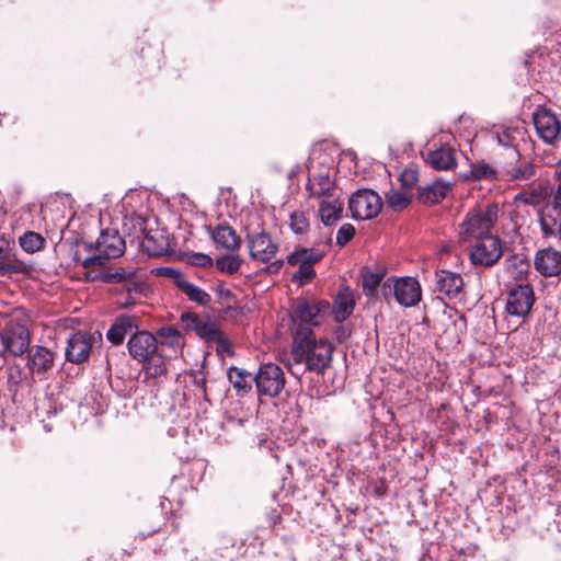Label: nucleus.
I'll return each mask as SVG.
<instances>
[{"label":"nucleus","mask_w":561,"mask_h":561,"mask_svg":"<svg viewBox=\"0 0 561 561\" xmlns=\"http://www.w3.org/2000/svg\"><path fill=\"white\" fill-rule=\"evenodd\" d=\"M334 345L328 339H317L307 327L296 330L293 345L295 364H306V368L317 375H324L331 366Z\"/></svg>","instance_id":"nucleus-1"},{"label":"nucleus","mask_w":561,"mask_h":561,"mask_svg":"<svg viewBox=\"0 0 561 561\" xmlns=\"http://www.w3.org/2000/svg\"><path fill=\"white\" fill-rule=\"evenodd\" d=\"M499 205L489 203L470 209L459 225V236L463 241L490 236L499 218Z\"/></svg>","instance_id":"nucleus-2"},{"label":"nucleus","mask_w":561,"mask_h":561,"mask_svg":"<svg viewBox=\"0 0 561 561\" xmlns=\"http://www.w3.org/2000/svg\"><path fill=\"white\" fill-rule=\"evenodd\" d=\"M32 336L25 322L19 319H11L0 330L1 356H22L31 345Z\"/></svg>","instance_id":"nucleus-3"},{"label":"nucleus","mask_w":561,"mask_h":561,"mask_svg":"<svg viewBox=\"0 0 561 561\" xmlns=\"http://www.w3.org/2000/svg\"><path fill=\"white\" fill-rule=\"evenodd\" d=\"M503 256V241L495 234L474 239L469 249V260L474 267H492Z\"/></svg>","instance_id":"nucleus-4"},{"label":"nucleus","mask_w":561,"mask_h":561,"mask_svg":"<svg viewBox=\"0 0 561 561\" xmlns=\"http://www.w3.org/2000/svg\"><path fill=\"white\" fill-rule=\"evenodd\" d=\"M385 296L393 293L397 302L405 308L416 306L422 298L420 283L414 277H390L382 284Z\"/></svg>","instance_id":"nucleus-5"},{"label":"nucleus","mask_w":561,"mask_h":561,"mask_svg":"<svg viewBox=\"0 0 561 561\" xmlns=\"http://www.w3.org/2000/svg\"><path fill=\"white\" fill-rule=\"evenodd\" d=\"M324 256V252L314 248H299L291 252L286 261L288 265H298V270L293 275V280L298 285H305L311 282L316 276L313 265Z\"/></svg>","instance_id":"nucleus-6"},{"label":"nucleus","mask_w":561,"mask_h":561,"mask_svg":"<svg viewBox=\"0 0 561 561\" xmlns=\"http://www.w3.org/2000/svg\"><path fill=\"white\" fill-rule=\"evenodd\" d=\"M254 382L259 396L275 398L285 388L286 379L283 369L278 365L267 363L260 366L254 376Z\"/></svg>","instance_id":"nucleus-7"},{"label":"nucleus","mask_w":561,"mask_h":561,"mask_svg":"<svg viewBox=\"0 0 561 561\" xmlns=\"http://www.w3.org/2000/svg\"><path fill=\"white\" fill-rule=\"evenodd\" d=\"M382 207L381 197L371 190H358L350 201L348 208L356 220H368L376 217Z\"/></svg>","instance_id":"nucleus-8"},{"label":"nucleus","mask_w":561,"mask_h":561,"mask_svg":"<svg viewBox=\"0 0 561 561\" xmlns=\"http://www.w3.org/2000/svg\"><path fill=\"white\" fill-rule=\"evenodd\" d=\"M247 242L251 259L261 263H270L278 252V244L265 230L248 231Z\"/></svg>","instance_id":"nucleus-9"},{"label":"nucleus","mask_w":561,"mask_h":561,"mask_svg":"<svg viewBox=\"0 0 561 561\" xmlns=\"http://www.w3.org/2000/svg\"><path fill=\"white\" fill-rule=\"evenodd\" d=\"M535 302L534 289L529 284L513 287L506 298V312L516 318L526 317Z\"/></svg>","instance_id":"nucleus-10"},{"label":"nucleus","mask_w":561,"mask_h":561,"mask_svg":"<svg viewBox=\"0 0 561 561\" xmlns=\"http://www.w3.org/2000/svg\"><path fill=\"white\" fill-rule=\"evenodd\" d=\"M308 169L309 178L307 191L310 197L321 199L335 194V183L331 179V169L329 165L322 164L318 170H314V167L311 164Z\"/></svg>","instance_id":"nucleus-11"},{"label":"nucleus","mask_w":561,"mask_h":561,"mask_svg":"<svg viewBox=\"0 0 561 561\" xmlns=\"http://www.w3.org/2000/svg\"><path fill=\"white\" fill-rule=\"evenodd\" d=\"M533 119L538 136L546 144H553L560 137L561 123L552 111L538 107Z\"/></svg>","instance_id":"nucleus-12"},{"label":"nucleus","mask_w":561,"mask_h":561,"mask_svg":"<svg viewBox=\"0 0 561 561\" xmlns=\"http://www.w3.org/2000/svg\"><path fill=\"white\" fill-rule=\"evenodd\" d=\"M181 318L196 332L199 337L205 341L216 342L220 345L227 344V337L222 334L219 325L215 321L208 318H201L194 312L183 313Z\"/></svg>","instance_id":"nucleus-13"},{"label":"nucleus","mask_w":561,"mask_h":561,"mask_svg":"<svg viewBox=\"0 0 561 561\" xmlns=\"http://www.w3.org/2000/svg\"><path fill=\"white\" fill-rule=\"evenodd\" d=\"M129 355L141 363L150 358L158 351V341L156 336L148 331L134 332L127 343Z\"/></svg>","instance_id":"nucleus-14"},{"label":"nucleus","mask_w":561,"mask_h":561,"mask_svg":"<svg viewBox=\"0 0 561 561\" xmlns=\"http://www.w3.org/2000/svg\"><path fill=\"white\" fill-rule=\"evenodd\" d=\"M536 271L545 277H553L561 274V251L554 248H546L537 251L534 260Z\"/></svg>","instance_id":"nucleus-15"},{"label":"nucleus","mask_w":561,"mask_h":561,"mask_svg":"<svg viewBox=\"0 0 561 561\" xmlns=\"http://www.w3.org/2000/svg\"><path fill=\"white\" fill-rule=\"evenodd\" d=\"M139 317L135 314H119L106 332V339L113 345H121L126 335L139 330Z\"/></svg>","instance_id":"nucleus-16"},{"label":"nucleus","mask_w":561,"mask_h":561,"mask_svg":"<svg viewBox=\"0 0 561 561\" xmlns=\"http://www.w3.org/2000/svg\"><path fill=\"white\" fill-rule=\"evenodd\" d=\"M92 348V336L85 332H76L68 340L66 357L69 362L80 364L88 359Z\"/></svg>","instance_id":"nucleus-17"},{"label":"nucleus","mask_w":561,"mask_h":561,"mask_svg":"<svg viewBox=\"0 0 561 561\" xmlns=\"http://www.w3.org/2000/svg\"><path fill=\"white\" fill-rule=\"evenodd\" d=\"M96 251L107 261L121 256L125 251V241L117 230H103L96 240Z\"/></svg>","instance_id":"nucleus-18"},{"label":"nucleus","mask_w":561,"mask_h":561,"mask_svg":"<svg viewBox=\"0 0 561 561\" xmlns=\"http://www.w3.org/2000/svg\"><path fill=\"white\" fill-rule=\"evenodd\" d=\"M330 304L327 300H318L309 302L307 300H300L294 308V317L305 324L317 325V320L321 313L329 311Z\"/></svg>","instance_id":"nucleus-19"},{"label":"nucleus","mask_w":561,"mask_h":561,"mask_svg":"<svg viewBox=\"0 0 561 561\" xmlns=\"http://www.w3.org/2000/svg\"><path fill=\"white\" fill-rule=\"evenodd\" d=\"M343 210L344 203L336 194L320 199L318 213L324 226H333L341 220Z\"/></svg>","instance_id":"nucleus-20"},{"label":"nucleus","mask_w":561,"mask_h":561,"mask_svg":"<svg viewBox=\"0 0 561 561\" xmlns=\"http://www.w3.org/2000/svg\"><path fill=\"white\" fill-rule=\"evenodd\" d=\"M355 309L353 291L348 286H341L333 300L332 314L336 322L345 321Z\"/></svg>","instance_id":"nucleus-21"},{"label":"nucleus","mask_w":561,"mask_h":561,"mask_svg":"<svg viewBox=\"0 0 561 561\" xmlns=\"http://www.w3.org/2000/svg\"><path fill=\"white\" fill-rule=\"evenodd\" d=\"M426 161L435 170H453L457 164L456 150L448 145H442L427 152Z\"/></svg>","instance_id":"nucleus-22"},{"label":"nucleus","mask_w":561,"mask_h":561,"mask_svg":"<svg viewBox=\"0 0 561 561\" xmlns=\"http://www.w3.org/2000/svg\"><path fill=\"white\" fill-rule=\"evenodd\" d=\"M436 290L446 295L448 298H455L460 293L463 280L460 274L446 270L435 273Z\"/></svg>","instance_id":"nucleus-23"},{"label":"nucleus","mask_w":561,"mask_h":561,"mask_svg":"<svg viewBox=\"0 0 561 561\" xmlns=\"http://www.w3.org/2000/svg\"><path fill=\"white\" fill-rule=\"evenodd\" d=\"M27 366L32 374L44 375L54 366V353L47 347L36 345L28 352Z\"/></svg>","instance_id":"nucleus-24"},{"label":"nucleus","mask_w":561,"mask_h":561,"mask_svg":"<svg viewBox=\"0 0 561 561\" xmlns=\"http://www.w3.org/2000/svg\"><path fill=\"white\" fill-rule=\"evenodd\" d=\"M210 237L217 248L234 251L240 248L241 239L232 227L227 224H219L209 230Z\"/></svg>","instance_id":"nucleus-25"},{"label":"nucleus","mask_w":561,"mask_h":561,"mask_svg":"<svg viewBox=\"0 0 561 561\" xmlns=\"http://www.w3.org/2000/svg\"><path fill=\"white\" fill-rule=\"evenodd\" d=\"M450 185L444 181L436 180L430 184L419 187L417 199L424 205L440 203L449 193Z\"/></svg>","instance_id":"nucleus-26"},{"label":"nucleus","mask_w":561,"mask_h":561,"mask_svg":"<svg viewBox=\"0 0 561 561\" xmlns=\"http://www.w3.org/2000/svg\"><path fill=\"white\" fill-rule=\"evenodd\" d=\"M136 268H125V267H110L104 272H101L94 279H100L103 283L107 284H123V288L127 287L129 282H139L136 279Z\"/></svg>","instance_id":"nucleus-27"},{"label":"nucleus","mask_w":561,"mask_h":561,"mask_svg":"<svg viewBox=\"0 0 561 561\" xmlns=\"http://www.w3.org/2000/svg\"><path fill=\"white\" fill-rule=\"evenodd\" d=\"M228 379L232 383L237 394L243 396L252 390L254 376L243 368L231 366L228 369Z\"/></svg>","instance_id":"nucleus-28"},{"label":"nucleus","mask_w":561,"mask_h":561,"mask_svg":"<svg viewBox=\"0 0 561 561\" xmlns=\"http://www.w3.org/2000/svg\"><path fill=\"white\" fill-rule=\"evenodd\" d=\"M141 363L144 364L142 371L146 379H157L164 377L168 374L165 358L159 354L158 351L151 355L150 358Z\"/></svg>","instance_id":"nucleus-29"},{"label":"nucleus","mask_w":561,"mask_h":561,"mask_svg":"<svg viewBox=\"0 0 561 561\" xmlns=\"http://www.w3.org/2000/svg\"><path fill=\"white\" fill-rule=\"evenodd\" d=\"M179 289L188 298L190 301L199 306H208L211 301V297L207 291L191 283L186 277L179 284Z\"/></svg>","instance_id":"nucleus-30"},{"label":"nucleus","mask_w":561,"mask_h":561,"mask_svg":"<svg viewBox=\"0 0 561 561\" xmlns=\"http://www.w3.org/2000/svg\"><path fill=\"white\" fill-rule=\"evenodd\" d=\"M22 272V268L11 261V244L9 239L0 236V275Z\"/></svg>","instance_id":"nucleus-31"},{"label":"nucleus","mask_w":561,"mask_h":561,"mask_svg":"<svg viewBox=\"0 0 561 561\" xmlns=\"http://www.w3.org/2000/svg\"><path fill=\"white\" fill-rule=\"evenodd\" d=\"M147 286L145 282H129L127 287H124V293H121L117 298V304L122 308H127L136 305L137 299L135 295H142Z\"/></svg>","instance_id":"nucleus-32"},{"label":"nucleus","mask_w":561,"mask_h":561,"mask_svg":"<svg viewBox=\"0 0 561 561\" xmlns=\"http://www.w3.org/2000/svg\"><path fill=\"white\" fill-rule=\"evenodd\" d=\"M412 199V194H410L407 191H399L391 188L386 194V204L389 208H391L394 211H400L404 208H407Z\"/></svg>","instance_id":"nucleus-33"},{"label":"nucleus","mask_w":561,"mask_h":561,"mask_svg":"<svg viewBox=\"0 0 561 561\" xmlns=\"http://www.w3.org/2000/svg\"><path fill=\"white\" fill-rule=\"evenodd\" d=\"M467 178L474 180V181L500 180V178L497 175V171L494 168H492L490 164H488L485 161H479L477 163L471 164L470 175Z\"/></svg>","instance_id":"nucleus-34"},{"label":"nucleus","mask_w":561,"mask_h":561,"mask_svg":"<svg viewBox=\"0 0 561 561\" xmlns=\"http://www.w3.org/2000/svg\"><path fill=\"white\" fill-rule=\"evenodd\" d=\"M44 243L45 239L34 231H27L20 237V245L27 253L41 250L44 247Z\"/></svg>","instance_id":"nucleus-35"},{"label":"nucleus","mask_w":561,"mask_h":561,"mask_svg":"<svg viewBox=\"0 0 561 561\" xmlns=\"http://www.w3.org/2000/svg\"><path fill=\"white\" fill-rule=\"evenodd\" d=\"M385 272H366L363 274V291L366 296H375Z\"/></svg>","instance_id":"nucleus-36"},{"label":"nucleus","mask_w":561,"mask_h":561,"mask_svg":"<svg viewBox=\"0 0 561 561\" xmlns=\"http://www.w3.org/2000/svg\"><path fill=\"white\" fill-rule=\"evenodd\" d=\"M535 175V165L531 162H525L506 172V179L510 181H527Z\"/></svg>","instance_id":"nucleus-37"},{"label":"nucleus","mask_w":561,"mask_h":561,"mask_svg":"<svg viewBox=\"0 0 561 561\" xmlns=\"http://www.w3.org/2000/svg\"><path fill=\"white\" fill-rule=\"evenodd\" d=\"M242 264V260L234 255H222L216 260V266L221 272L228 274L237 273Z\"/></svg>","instance_id":"nucleus-38"},{"label":"nucleus","mask_w":561,"mask_h":561,"mask_svg":"<svg viewBox=\"0 0 561 561\" xmlns=\"http://www.w3.org/2000/svg\"><path fill=\"white\" fill-rule=\"evenodd\" d=\"M541 229L545 236L558 234L561 240V219L543 213L540 218Z\"/></svg>","instance_id":"nucleus-39"},{"label":"nucleus","mask_w":561,"mask_h":561,"mask_svg":"<svg viewBox=\"0 0 561 561\" xmlns=\"http://www.w3.org/2000/svg\"><path fill=\"white\" fill-rule=\"evenodd\" d=\"M290 229L296 234L305 233L309 228V219L305 211H294L290 215Z\"/></svg>","instance_id":"nucleus-40"},{"label":"nucleus","mask_w":561,"mask_h":561,"mask_svg":"<svg viewBox=\"0 0 561 561\" xmlns=\"http://www.w3.org/2000/svg\"><path fill=\"white\" fill-rule=\"evenodd\" d=\"M213 289L216 294L218 304L221 306L230 308L231 305L236 302V296L224 283L218 282Z\"/></svg>","instance_id":"nucleus-41"},{"label":"nucleus","mask_w":561,"mask_h":561,"mask_svg":"<svg viewBox=\"0 0 561 561\" xmlns=\"http://www.w3.org/2000/svg\"><path fill=\"white\" fill-rule=\"evenodd\" d=\"M399 181L402 188L411 194L419 182V171L415 169H404L399 176Z\"/></svg>","instance_id":"nucleus-42"},{"label":"nucleus","mask_w":561,"mask_h":561,"mask_svg":"<svg viewBox=\"0 0 561 561\" xmlns=\"http://www.w3.org/2000/svg\"><path fill=\"white\" fill-rule=\"evenodd\" d=\"M520 133L518 129L506 128L501 131H497L495 134V138H496L499 145H501L505 148H511V147L515 148L517 136Z\"/></svg>","instance_id":"nucleus-43"},{"label":"nucleus","mask_w":561,"mask_h":561,"mask_svg":"<svg viewBox=\"0 0 561 561\" xmlns=\"http://www.w3.org/2000/svg\"><path fill=\"white\" fill-rule=\"evenodd\" d=\"M154 275L167 277L173 280L174 285L179 288V284L184 280L185 276L184 274L174 267L170 266H161L157 267L152 271Z\"/></svg>","instance_id":"nucleus-44"},{"label":"nucleus","mask_w":561,"mask_h":561,"mask_svg":"<svg viewBox=\"0 0 561 561\" xmlns=\"http://www.w3.org/2000/svg\"><path fill=\"white\" fill-rule=\"evenodd\" d=\"M355 236V228L351 224H343L336 233V243L341 247H344Z\"/></svg>","instance_id":"nucleus-45"},{"label":"nucleus","mask_w":561,"mask_h":561,"mask_svg":"<svg viewBox=\"0 0 561 561\" xmlns=\"http://www.w3.org/2000/svg\"><path fill=\"white\" fill-rule=\"evenodd\" d=\"M158 334L163 339H170L171 341L169 342V344L171 346L178 345L181 341V335L179 331L171 327L160 329L158 331Z\"/></svg>","instance_id":"nucleus-46"},{"label":"nucleus","mask_w":561,"mask_h":561,"mask_svg":"<svg viewBox=\"0 0 561 561\" xmlns=\"http://www.w3.org/2000/svg\"><path fill=\"white\" fill-rule=\"evenodd\" d=\"M191 263L196 266L207 267L213 265V259L204 253H194Z\"/></svg>","instance_id":"nucleus-47"},{"label":"nucleus","mask_w":561,"mask_h":561,"mask_svg":"<svg viewBox=\"0 0 561 561\" xmlns=\"http://www.w3.org/2000/svg\"><path fill=\"white\" fill-rule=\"evenodd\" d=\"M106 260L100 253L85 257L81 263L85 268L92 267L94 265H104Z\"/></svg>","instance_id":"nucleus-48"},{"label":"nucleus","mask_w":561,"mask_h":561,"mask_svg":"<svg viewBox=\"0 0 561 561\" xmlns=\"http://www.w3.org/2000/svg\"><path fill=\"white\" fill-rule=\"evenodd\" d=\"M351 333L352 330L346 325H340L334 332L336 340L341 343L346 341L351 336Z\"/></svg>","instance_id":"nucleus-49"},{"label":"nucleus","mask_w":561,"mask_h":561,"mask_svg":"<svg viewBox=\"0 0 561 561\" xmlns=\"http://www.w3.org/2000/svg\"><path fill=\"white\" fill-rule=\"evenodd\" d=\"M195 385L201 388V390L203 391L204 396H206V379L205 377H201V378H195L194 380Z\"/></svg>","instance_id":"nucleus-50"},{"label":"nucleus","mask_w":561,"mask_h":561,"mask_svg":"<svg viewBox=\"0 0 561 561\" xmlns=\"http://www.w3.org/2000/svg\"><path fill=\"white\" fill-rule=\"evenodd\" d=\"M284 265V260L279 259L274 262H272L270 270L273 272H278Z\"/></svg>","instance_id":"nucleus-51"},{"label":"nucleus","mask_w":561,"mask_h":561,"mask_svg":"<svg viewBox=\"0 0 561 561\" xmlns=\"http://www.w3.org/2000/svg\"><path fill=\"white\" fill-rule=\"evenodd\" d=\"M229 346H230V343H229V341H228V340H227V344H221V345H220L219 343H217V350H218V352H225V351H227V350H228V347H229Z\"/></svg>","instance_id":"nucleus-52"},{"label":"nucleus","mask_w":561,"mask_h":561,"mask_svg":"<svg viewBox=\"0 0 561 561\" xmlns=\"http://www.w3.org/2000/svg\"><path fill=\"white\" fill-rule=\"evenodd\" d=\"M148 252L150 253V255H159L161 254V250H150L148 245H146Z\"/></svg>","instance_id":"nucleus-53"},{"label":"nucleus","mask_w":561,"mask_h":561,"mask_svg":"<svg viewBox=\"0 0 561 561\" xmlns=\"http://www.w3.org/2000/svg\"><path fill=\"white\" fill-rule=\"evenodd\" d=\"M514 151H515L516 157H518V158H519V156H520V154H519V151H518L516 148H515V150H514Z\"/></svg>","instance_id":"nucleus-54"},{"label":"nucleus","mask_w":561,"mask_h":561,"mask_svg":"<svg viewBox=\"0 0 561 561\" xmlns=\"http://www.w3.org/2000/svg\"><path fill=\"white\" fill-rule=\"evenodd\" d=\"M554 210L558 213V215L561 214V209H554Z\"/></svg>","instance_id":"nucleus-55"}]
</instances>
